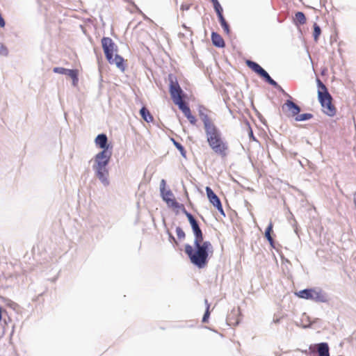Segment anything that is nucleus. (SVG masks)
Wrapping results in <instances>:
<instances>
[{
	"mask_svg": "<svg viewBox=\"0 0 356 356\" xmlns=\"http://www.w3.org/2000/svg\"><path fill=\"white\" fill-rule=\"evenodd\" d=\"M179 108L182 111L185 117L188 119L191 124H196L197 119L193 115H192L191 109L187 104Z\"/></svg>",
	"mask_w": 356,
	"mask_h": 356,
	"instance_id": "nucleus-13",
	"label": "nucleus"
},
{
	"mask_svg": "<svg viewBox=\"0 0 356 356\" xmlns=\"http://www.w3.org/2000/svg\"><path fill=\"white\" fill-rule=\"evenodd\" d=\"M101 42L106 60L108 62H111L112 56L118 51L117 45L113 40L108 37H104Z\"/></svg>",
	"mask_w": 356,
	"mask_h": 356,
	"instance_id": "nucleus-5",
	"label": "nucleus"
},
{
	"mask_svg": "<svg viewBox=\"0 0 356 356\" xmlns=\"http://www.w3.org/2000/svg\"><path fill=\"white\" fill-rule=\"evenodd\" d=\"M165 181L164 179H162L161 184V192L163 197V200L166 202L168 200L174 197L173 193L170 191H165Z\"/></svg>",
	"mask_w": 356,
	"mask_h": 356,
	"instance_id": "nucleus-17",
	"label": "nucleus"
},
{
	"mask_svg": "<svg viewBox=\"0 0 356 356\" xmlns=\"http://www.w3.org/2000/svg\"><path fill=\"white\" fill-rule=\"evenodd\" d=\"M199 115L203 122V124H204L205 118H207V120L209 121V122L211 124H214L209 116L207 114L204 113L201 110L199 111Z\"/></svg>",
	"mask_w": 356,
	"mask_h": 356,
	"instance_id": "nucleus-30",
	"label": "nucleus"
},
{
	"mask_svg": "<svg viewBox=\"0 0 356 356\" xmlns=\"http://www.w3.org/2000/svg\"><path fill=\"white\" fill-rule=\"evenodd\" d=\"M211 1L212 2L213 5L216 3H218V0H211Z\"/></svg>",
	"mask_w": 356,
	"mask_h": 356,
	"instance_id": "nucleus-37",
	"label": "nucleus"
},
{
	"mask_svg": "<svg viewBox=\"0 0 356 356\" xmlns=\"http://www.w3.org/2000/svg\"><path fill=\"white\" fill-rule=\"evenodd\" d=\"M272 231H273V223L270 222V224L268 225V226L266 228V230L265 232V236L271 245H273V243L274 242L273 239L270 235V233Z\"/></svg>",
	"mask_w": 356,
	"mask_h": 356,
	"instance_id": "nucleus-24",
	"label": "nucleus"
},
{
	"mask_svg": "<svg viewBox=\"0 0 356 356\" xmlns=\"http://www.w3.org/2000/svg\"><path fill=\"white\" fill-rule=\"evenodd\" d=\"M166 204H168V206L169 207L172 208L173 210H176L177 211H178L179 210H181L184 213V211H186L184 204H179L176 200L175 197L170 198V200H168V201L166 202Z\"/></svg>",
	"mask_w": 356,
	"mask_h": 356,
	"instance_id": "nucleus-16",
	"label": "nucleus"
},
{
	"mask_svg": "<svg viewBox=\"0 0 356 356\" xmlns=\"http://www.w3.org/2000/svg\"><path fill=\"white\" fill-rule=\"evenodd\" d=\"M218 19H219L220 25L222 26L225 32L227 34H229V33H230L229 27V25H228L227 22H226L225 19L224 18L223 15L218 17Z\"/></svg>",
	"mask_w": 356,
	"mask_h": 356,
	"instance_id": "nucleus-23",
	"label": "nucleus"
},
{
	"mask_svg": "<svg viewBox=\"0 0 356 356\" xmlns=\"http://www.w3.org/2000/svg\"><path fill=\"white\" fill-rule=\"evenodd\" d=\"M250 136L251 137H253V133H252V130H250Z\"/></svg>",
	"mask_w": 356,
	"mask_h": 356,
	"instance_id": "nucleus-38",
	"label": "nucleus"
},
{
	"mask_svg": "<svg viewBox=\"0 0 356 356\" xmlns=\"http://www.w3.org/2000/svg\"><path fill=\"white\" fill-rule=\"evenodd\" d=\"M66 74H67L70 77L72 78V81H73V85L76 86L79 81V79H78L79 71L77 70H68Z\"/></svg>",
	"mask_w": 356,
	"mask_h": 356,
	"instance_id": "nucleus-21",
	"label": "nucleus"
},
{
	"mask_svg": "<svg viewBox=\"0 0 356 356\" xmlns=\"http://www.w3.org/2000/svg\"><path fill=\"white\" fill-rule=\"evenodd\" d=\"M328 344L325 342L311 345L309 347L311 353H318V356H330Z\"/></svg>",
	"mask_w": 356,
	"mask_h": 356,
	"instance_id": "nucleus-11",
	"label": "nucleus"
},
{
	"mask_svg": "<svg viewBox=\"0 0 356 356\" xmlns=\"http://www.w3.org/2000/svg\"><path fill=\"white\" fill-rule=\"evenodd\" d=\"M247 65L255 73L259 74L260 76L264 78L266 82H268L269 84H270L273 86H277V83L274 81L270 75L268 74V72L264 70L258 63L252 61V60H247L246 61Z\"/></svg>",
	"mask_w": 356,
	"mask_h": 356,
	"instance_id": "nucleus-6",
	"label": "nucleus"
},
{
	"mask_svg": "<svg viewBox=\"0 0 356 356\" xmlns=\"http://www.w3.org/2000/svg\"><path fill=\"white\" fill-rule=\"evenodd\" d=\"M176 234L179 240H184L185 238V232L180 227L176 228Z\"/></svg>",
	"mask_w": 356,
	"mask_h": 356,
	"instance_id": "nucleus-28",
	"label": "nucleus"
},
{
	"mask_svg": "<svg viewBox=\"0 0 356 356\" xmlns=\"http://www.w3.org/2000/svg\"><path fill=\"white\" fill-rule=\"evenodd\" d=\"M111 156V152L104 149L99 152L95 156V165L93 168L106 167Z\"/></svg>",
	"mask_w": 356,
	"mask_h": 356,
	"instance_id": "nucleus-8",
	"label": "nucleus"
},
{
	"mask_svg": "<svg viewBox=\"0 0 356 356\" xmlns=\"http://www.w3.org/2000/svg\"><path fill=\"white\" fill-rule=\"evenodd\" d=\"M204 130L207 141L213 152L222 159L226 158L229 152L228 143L222 136L217 127L211 124L207 118L204 121Z\"/></svg>",
	"mask_w": 356,
	"mask_h": 356,
	"instance_id": "nucleus-2",
	"label": "nucleus"
},
{
	"mask_svg": "<svg viewBox=\"0 0 356 356\" xmlns=\"http://www.w3.org/2000/svg\"><path fill=\"white\" fill-rule=\"evenodd\" d=\"M318 97L323 108L324 113L329 116H334L336 114V108L332 104V96L327 91L326 86L318 79Z\"/></svg>",
	"mask_w": 356,
	"mask_h": 356,
	"instance_id": "nucleus-3",
	"label": "nucleus"
},
{
	"mask_svg": "<svg viewBox=\"0 0 356 356\" xmlns=\"http://www.w3.org/2000/svg\"><path fill=\"white\" fill-rule=\"evenodd\" d=\"M172 141H173V143H174L175 146L179 150L181 154L184 157H185L186 152V150H185L184 147L179 143L177 142L174 139H172Z\"/></svg>",
	"mask_w": 356,
	"mask_h": 356,
	"instance_id": "nucleus-27",
	"label": "nucleus"
},
{
	"mask_svg": "<svg viewBox=\"0 0 356 356\" xmlns=\"http://www.w3.org/2000/svg\"><path fill=\"white\" fill-rule=\"evenodd\" d=\"M211 40L213 44L218 47H223L225 42L222 38L217 33L213 32L211 34Z\"/></svg>",
	"mask_w": 356,
	"mask_h": 356,
	"instance_id": "nucleus-18",
	"label": "nucleus"
},
{
	"mask_svg": "<svg viewBox=\"0 0 356 356\" xmlns=\"http://www.w3.org/2000/svg\"><path fill=\"white\" fill-rule=\"evenodd\" d=\"M3 314H7V312L6 309H3L1 307H0V322L2 321Z\"/></svg>",
	"mask_w": 356,
	"mask_h": 356,
	"instance_id": "nucleus-34",
	"label": "nucleus"
},
{
	"mask_svg": "<svg viewBox=\"0 0 356 356\" xmlns=\"http://www.w3.org/2000/svg\"><path fill=\"white\" fill-rule=\"evenodd\" d=\"M295 295L302 299L321 300L323 298L321 291H316L315 289H303L298 292H296Z\"/></svg>",
	"mask_w": 356,
	"mask_h": 356,
	"instance_id": "nucleus-7",
	"label": "nucleus"
},
{
	"mask_svg": "<svg viewBox=\"0 0 356 356\" xmlns=\"http://www.w3.org/2000/svg\"><path fill=\"white\" fill-rule=\"evenodd\" d=\"M111 62H108L110 64H115L120 70L122 72L125 70L124 60V58L116 53L114 54V56H112Z\"/></svg>",
	"mask_w": 356,
	"mask_h": 356,
	"instance_id": "nucleus-15",
	"label": "nucleus"
},
{
	"mask_svg": "<svg viewBox=\"0 0 356 356\" xmlns=\"http://www.w3.org/2000/svg\"><path fill=\"white\" fill-rule=\"evenodd\" d=\"M213 8H214V9H215V10H216V13L218 15V17L223 15H222L223 10H222V6L219 3V2L213 4Z\"/></svg>",
	"mask_w": 356,
	"mask_h": 356,
	"instance_id": "nucleus-29",
	"label": "nucleus"
},
{
	"mask_svg": "<svg viewBox=\"0 0 356 356\" xmlns=\"http://www.w3.org/2000/svg\"><path fill=\"white\" fill-rule=\"evenodd\" d=\"M294 21L296 24L303 25L306 23L307 19L302 12H297L295 15Z\"/></svg>",
	"mask_w": 356,
	"mask_h": 356,
	"instance_id": "nucleus-20",
	"label": "nucleus"
},
{
	"mask_svg": "<svg viewBox=\"0 0 356 356\" xmlns=\"http://www.w3.org/2000/svg\"><path fill=\"white\" fill-rule=\"evenodd\" d=\"M8 54V50L7 47L0 42V55L1 56H7Z\"/></svg>",
	"mask_w": 356,
	"mask_h": 356,
	"instance_id": "nucleus-32",
	"label": "nucleus"
},
{
	"mask_svg": "<svg viewBox=\"0 0 356 356\" xmlns=\"http://www.w3.org/2000/svg\"><path fill=\"white\" fill-rule=\"evenodd\" d=\"M96 172L97 177L105 186L108 185V170L106 167L102 168H94Z\"/></svg>",
	"mask_w": 356,
	"mask_h": 356,
	"instance_id": "nucleus-12",
	"label": "nucleus"
},
{
	"mask_svg": "<svg viewBox=\"0 0 356 356\" xmlns=\"http://www.w3.org/2000/svg\"><path fill=\"white\" fill-rule=\"evenodd\" d=\"M211 1L212 2L213 5L216 3H218V0H211Z\"/></svg>",
	"mask_w": 356,
	"mask_h": 356,
	"instance_id": "nucleus-36",
	"label": "nucleus"
},
{
	"mask_svg": "<svg viewBox=\"0 0 356 356\" xmlns=\"http://www.w3.org/2000/svg\"><path fill=\"white\" fill-rule=\"evenodd\" d=\"M205 303L207 304V309H206V312H205V313H204V314L203 316V318H202V322L203 323L207 322L208 319L209 318V316H210V312H209L210 305L208 303L207 300H205Z\"/></svg>",
	"mask_w": 356,
	"mask_h": 356,
	"instance_id": "nucleus-26",
	"label": "nucleus"
},
{
	"mask_svg": "<svg viewBox=\"0 0 356 356\" xmlns=\"http://www.w3.org/2000/svg\"><path fill=\"white\" fill-rule=\"evenodd\" d=\"M170 79V86H169V92L171 96V98L175 105H177L179 108L184 106L186 103L184 102V95L182 89L181 88L177 80L176 79H173L172 76H169Z\"/></svg>",
	"mask_w": 356,
	"mask_h": 356,
	"instance_id": "nucleus-4",
	"label": "nucleus"
},
{
	"mask_svg": "<svg viewBox=\"0 0 356 356\" xmlns=\"http://www.w3.org/2000/svg\"><path fill=\"white\" fill-rule=\"evenodd\" d=\"M282 109L284 113L290 117H296L300 112V108L290 99H287L282 106Z\"/></svg>",
	"mask_w": 356,
	"mask_h": 356,
	"instance_id": "nucleus-9",
	"label": "nucleus"
},
{
	"mask_svg": "<svg viewBox=\"0 0 356 356\" xmlns=\"http://www.w3.org/2000/svg\"><path fill=\"white\" fill-rule=\"evenodd\" d=\"M313 117V115L311 114V113H303V114H298L296 118H295V120L296 121H298V122H300V121H305V120H308L311 118H312Z\"/></svg>",
	"mask_w": 356,
	"mask_h": 356,
	"instance_id": "nucleus-25",
	"label": "nucleus"
},
{
	"mask_svg": "<svg viewBox=\"0 0 356 356\" xmlns=\"http://www.w3.org/2000/svg\"><path fill=\"white\" fill-rule=\"evenodd\" d=\"M184 214L191 225L195 236L193 246L186 244L185 252L193 264L199 268H203L208 264L209 255L213 253V245L211 242L203 241L202 232L193 215L187 211H184Z\"/></svg>",
	"mask_w": 356,
	"mask_h": 356,
	"instance_id": "nucleus-1",
	"label": "nucleus"
},
{
	"mask_svg": "<svg viewBox=\"0 0 356 356\" xmlns=\"http://www.w3.org/2000/svg\"><path fill=\"white\" fill-rule=\"evenodd\" d=\"M95 145L102 149V150L104 149H107L108 150V145H107V143H108V138H107V136L106 134H99L95 140Z\"/></svg>",
	"mask_w": 356,
	"mask_h": 356,
	"instance_id": "nucleus-14",
	"label": "nucleus"
},
{
	"mask_svg": "<svg viewBox=\"0 0 356 356\" xmlns=\"http://www.w3.org/2000/svg\"><path fill=\"white\" fill-rule=\"evenodd\" d=\"M170 238L172 240V241H173L176 245H178L177 241H176V239L175 238V237H174L172 234H170Z\"/></svg>",
	"mask_w": 356,
	"mask_h": 356,
	"instance_id": "nucleus-35",
	"label": "nucleus"
},
{
	"mask_svg": "<svg viewBox=\"0 0 356 356\" xmlns=\"http://www.w3.org/2000/svg\"><path fill=\"white\" fill-rule=\"evenodd\" d=\"M140 113L143 119L147 122H150L153 121L152 115L150 114L149 111L145 107H143L140 109Z\"/></svg>",
	"mask_w": 356,
	"mask_h": 356,
	"instance_id": "nucleus-19",
	"label": "nucleus"
},
{
	"mask_svg": "<svg viewBox=\"0 0 356 356\" xmlns=\"http://www.w3.org/2000/svg\"><path fill=\"white\" fill-rule=\"evenodd\" d=\"M206 192L207 197L209 200V202L213 205V207H215L217 209V210L222 216H225V214L219 197L214 193L212 189L209 186L206 187Z\"/></svg>",
	"mask_w": 356,
	"mask_h": 356,
	"instance_id": "nucleus-10",
	"label": "nucleus"
},
{
	"mask_svg": "<svg viewBox=\"0 0 356 356\" xmlns=\"http://www.w3.org/2000/svg\"><path fill=\"white\" fill-rule=\"evenodd\" d=\"M53 71L55 73L61 74H66L67 71H68V69L57 67H54Z\"/></svg>",
	"mask_w": 356,
	"mask_h": 356,
	"instance_id": "nucleus-31",
	"label": "nucleus"
},
{
	"mask_svg": "<svg viewBox=\"0 0 356 356\" xmlns=\"http://www.w3.org/2000/svg\"><path fill=\"white\" fill-rule=\"evenodd\" d=\"M274 87L275 88H277V90H279L285 96H287V97L291 98V97L287 92H286L285 90L278 83H277V86H274Z\"/></svg>",
	"mask_w": 356,
	"mask_h": 356,
	"instance_id": "nucleus-33",
	"label": "nucleus"
},
{
	"mask_svg": "<svg viewBox=\"0 0 356 356\" xmlns=\"http://www.w3.org/2000/svg\"><path fill=\"white\" fill-rule=\"evenodd\" d=\"M313 26H314V32H313L314 40L315 42H318L319 36L321 34V29L320 26L316 23H314Z\"/></svg>",
	"mask_w": 356,
	"mask_h": 356,
	"instance_id": "nucleus-22",
	"label": "nucleus"
}]
</instances>
